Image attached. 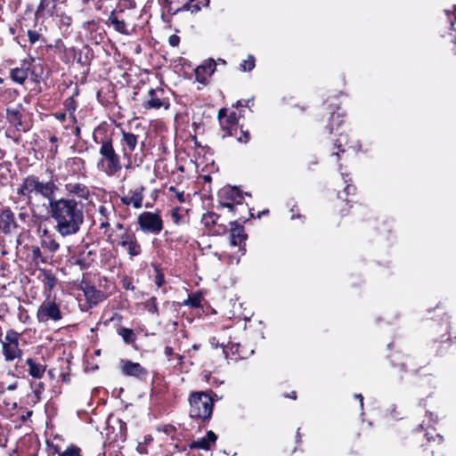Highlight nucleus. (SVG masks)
<instances>
[{
    "label": "nucleus",
    "mask_w": 456,
    "mask_h": 456,
    "mask_svg": "<svg viewBox=\"0 0 456 456\" xmlns=\"http://www.w3.org/2000/svg\"><path fill=\"white\" fill-rule=\"evenodd\" d=\"M57 190L53 181L43 182L31 175L22 180L17 193L26 198L36 221H45L50 216L61 237L75 235L84 223L83 208L75 199L55 198Z\"/></svg>",
    "instance_id": "1"
},
{
    "label": "nucleus",
    "mask_w": 456,
    "mask_h": 456,
    "mask_svg": "<svg viewBox=\"0 0 456 456\" xmlns=\"http://www.w3.org/2000/svg\"><path fill=\"white\" fill-rule=\"evenodd\" d=\"M97 168L109 176L116 175L122 169L119 155L116 152L110 138L101 141Z\"/></svg>",
    "instance_id": "2"
},
{
    "label": "nucleus",
    "mask_w": 456,
    "mask_h": 456,
    "mask_svg": "<svg viewBox=\"0 0 456 456\" xmlns=\"http://www.w3.org/2000/svg\"><path fill=\"white\" fill-rule=\"evenodd\" d=\"M190 417L203 421L208 420L212 416L213 399L204 392H194L190 399Z\"/></svg>",
    "instance_id": "3"
},
{
    "label": "nucleus",
    "mask_w": 456,
    "mask_h": 456,
    "mask_svg": "<svg viewBox=\"0 0 456 456\" xmlns=\"http://www.w3.org/2000/svg\"><path fill=\"white\" fill-rule=\"evenodd\" d=\"M61 304L56 301L55 297L47 296L41 303L37 311V319L39 322H57L62 319Z\"/></svg>",
    "instance_id": "4"
},
{
    "label": "nucleus",
    "mask_w": 456,
    "mask_h": 456,
    "mask_svg": "<svg viewBox=\"0 0 456 456\" xmlns=\"http://www.w3.org/2000/svg\"><path fill=\"white\" fill-rule=\"evenodd\" d=\"M137 222L144 233L157 235L163 230V221L158 213L142 212L138 216Z\"/></svg>",
    "instance_id": "5"
},
{
    "label": "nucleus",
    "mask_w": 456,
    "mask_h": 456,
    "mask_svg": "<svg viewBox=\"0 0 456 456\" xmlns=\"http://www.w3.org/2000/svg\"><path fill=\"white\" fill-rule=\"evenodd\" d=\"M118 245L126 250L130 257L137 256L142 252L141 245L130 230H126L119 235Z\"/></svg>",
    "instance_id": "6"
},
{
    "label": "nucleus",
    "mask_w": 456,
    "mask_h": 456,
    "mask_svg": "<svg viewBox=\"0 0 456 456\" xmlns=\"http://www.w3.org/2000/svg\"><path fill=\"white\" fill-rule=\"evenodd\" d=\"M120 370L124 376L134 377L143 380L148 377V370L138 362L130 360H120Z\"/></svg>",
    "instance_id": "7"
},
{
    "label": "nucleus",
    "mask_w": 456,
    "mask_h": 456,
    "mask_svg": "<svg viewBox=\"0 0 456 456\" xmlns=\"http://www.w3.org/2000/svg\"><path fill=\"white\" fill-rule=\"evenodd\" d=\"M218 118L221 125L222 129L224 131L223 137L232 136L236 134L238 127H237V115L234 111L231 112L229 115L226 114L225 109H221L218 111Z\"/></svg>",
    "instance_id": "8"
},
{
    "label": "nucleus",
    "mask_w": 456,
    "mask_h": 456,
    "mask_svg": "<svg viewBox=\"0 0 456 456\" xmlns=\"http://www.w3.org/2000/svg\"><path fill=\"white\" fill-rule=\"evenodd\" d=\"M221 205L224 208H229L231 211H234L236 205L242 204L243 196L240 191L235 188L224 189L220 194Z\"/></svg>",
    "instance_id": "9"
},
{
    "label": "nucleus",
    "mask_w": 456,
    "mask_h": 456,
    "mask_svg": "<svg viewBox=\"0 0 456 456\" xmlns=\"http://www.w3.org/2000/svg\"><path fill=\"white\" fill-rule=\"evenodd\" d=\"M163 94L162 89H151L148 92V99L144 102L143 107L148 110H159L161 107L168 109L169 103L163 98Z\"/></svg>",
    "instance_id": "10"
},
{
    "label": "nucleus",
    "mask_w": 456,
    "mask_h": 456,
    "mask_svg": "<svg viewBox=\"0 0 456 456\" xmlns=\"http://www.w3.org/2000/svg\"><path fill=\"white\" fill-rule=\"evenodd\" d=\"M32 60H24L20 62V67H16L11 69L10 77L11 79L20 85L24 84L31 72Z\"/></svg>",
    "instance_id": "11"
},
{
    "label": "nucleus",
    "mask_w": 456,
    "mask_h": 456,
    "mask_svg": "<svg viewBox=\"0 0 456 456\" xmlns=\"http://www.w3.org/2000/svg\"><path fill=\"white\" fill-rule=\"evenodd\" d=\"M143 191L142 186L130 190L126 195L120 197V200L126 206L131 205L136 209L141 208L142 207Z\"/></svg>",
    "instance_id": "12"
},
{
    "label": "nucleus",
    "mask_w": 456,
    "mask_h": 456,
    "mask_svg": "<svg viewBox=\"0 0 456 456\" xmlns=\"http://www.w3.org/2000/svg\"><path fill=\"white\" fill-rule=\"evenodd\" d=\"M17 195L20 197V200H13L14 204H16L15 209L19 210L18 219L24 224H28L31 220V216H33V213L31 211L30 205L27 204V200L24 196Z\"/></svg>",
    "instance_id": "13"
},
{
    "label": "nucleus",
    "mask_w": 456,
    "mask_h": 456,
    "mask_svg": "<svg viewBox=\"0 0 456 456\" xmlns=\"http://www.w3.org/2000/svg\"><path fill=\"white\" fill-rule=\"evenodd\" d=\"M22 105L18 104L15 107H8L6 109V118L8 122L15 127L16 130L25 131L22 123Z\"/></svg>",
    "instance_id": "14"
},
{
    "label": "nucleus",
    "mask_w": 456,
    "mask_h": 456,
    "mask_svg": "<svg viewBox=\"0 0 456 456\" xmlns=\"http://www.w3.org/2000/svg\"><path fill=\"white\" fill-rule=\"evenodd\" d=\"M216 63L213 59L205 61L201 65L196 68L195 75L197 80L200 83H205L208 77H210L216 70Z\"/></svg>",
    "instance_id": "15"
},
{
    "label": "nucleus",
    "mask_w": 456,
    "mask_h": 456,
    "mask_svg": "<svg viewBox=\"0 0 456 456\" xmlns=\"http://www.w3.org/2000/svg\"><path fill=\"white\" fill-rule=\"evenodd\" d=\"M55 7V0H40V3L35 12L36 20L45 19L53 16Z\"/></svg>",
    "instance_id": "16"
},
{
    "label": "nucleus",
    "mask_w": 456,
    "mask_h": 456,
    "mask_svg": "<svg viewBox=\"0 0 456 456\" xmlns=\"http://www.w3.org/2000/svg\"><path fill=\"white\" fill-rule=\"evenodd\" d=\"M66 191L77 197L80 200H87L90 197V190L87 186L80 183H69L65 185Z\"/></svg>",
    "instance_id": "17"
},
{
    "label": "nucleus",
    "mask_w": 456,
    "mask_h": 456,
    "mask_svg": "<svg viewBox=\"0 0 456 456\" xmlns=\"http://www.w3.org/2000/svg\"><path fill=\"white\" fill-rule=\"evenodd\" d=\"M2 346V354L4 359L7 362H13L15 360H20L22 357V350L20 348L18 345H11L7 343H1Z\"/></svg>",
    "instance_id": "18"
},
{
    "label": "nucleus",
    "mask_w": 456,
    "mask_h": 456,
    "mask_svg": "<svg viewBox=\"0 0 456 456\" xmlns=\"http://www.w3.org/2000/svg\"><path fill=\"white\" fill-rule=\"evenodd\" d=\"M99 213V221H100V227L102 229L103 228H109L110 224V219L115 216L116 215V209L115 208L110 205H101L98 209Z\"/></svg>",
    "instance_id": "19"
},
{
    "label": "nucleus",
    "mask_w": 456,
    "mask_h": 456,
    "mask_svg": "<svg viewBox=\"0 0 456 456\" xmlns=\"http://www.w3.org/2000/svg\"><path fill=\"white\" fill-rule=\"evenodd\" d=\"M25 363L28 367V374L34 378V379H42L45 371V365L41 364L40 362H37L34 358L28 357L26 359Z\"/></svg>",
    "instance_id": "20"
},
{
    "label": "nucleus",
    "mask_w": 456,
    "mask_h": 456,
    "mask_svg": "<svg viewBox=\"0 0 456 456\" xmlns=\"http://www.w3.org/2000/svg\"><path fill=\"white\" fill-rule=\"evenodd\" d=\"M246 240V234L244 233V228L242 225L238 224L235 221L232 223L231 228V244L232 246H240V244Z\"/></svg>",
    "instance_id": "21"
},
{
    "label": "nucleus",
    "mask_w": 456,
    "mask_h": 456,
    "mask_svg": "<svg viewBox=\"0 0 456 456\" xmlns=\"http://www.w3.org/2000/svg\"><path fill=\"white\" fill-rule=\"evenodd\" d=\"M0 222L4 224V228L7 232L17 227L14 214L9 208L2 210L0 214Z\"/></svg>",
    "instance_id": "22"
},
{
    "label": "nucleus",
    "mask_w": 456,
    "mask_h": 456,
    "mask_svg": "<svg viewBox=\"0 0 456 456\" xmlns=\"http://www.w3.org/2000/svg\"><path fill=\"white\" fill-rule=\"evenodd\" d=\"M107 23L111 25L113 28L118 33L123 35L129 34L126 23L123 20H120L118 19L115 10L110 12Z\"/></svg>",
    "instance_id": "23"
},
{
    "label": "nucleus",
    "mask_w": 456,
    "mask_h": 456,
    "mask_svg": "<svg viewBox=\"0 0 456 456\" xmlns=\"http://www.w3.org/2000/svg\"><path fill=\"white\" fill-rule=\"evenodd\" d=\"M84 294L91 305H96L103 298V294L94 286H86L84 289Z\"/></svg>",
    "instance_id": "24"
},
{
    "label": "nucleus",
    "mask_w": 456,
    "mask_h": 456,
    "mask_svg": "<svg viewBox=\"0 0 456 456\" xmlns=\"http://www.w3.org/2000/svg\"><path fill=\"white\" fill-rule=\"evenodd\" d=\"M137 142V135L129 132H122L121 144L124 147L126 146L130 152L135 150Z\"/></svg>",
    "instance_id": "25"
},
{
    "label": "nucleus",
    "mask_w": 456,
    "mask_h": 456,
    "mask_svg": "<svg viewBox=\"0 0 456 456\" xmlns=\"http://www.w3.org/2000/svg\"><path fill=\"white\" fill-rule=\"evenodd\" d=\"M66 166L70 168L73 174H78L85 169V161L79 157L69 158L66 161Z\"/></svg>",
    "instance_id": "26"
},
{
    "label": "nucleus",
    "mask_w": 456,
    "mask_h": 456,
    "mask_svg": "<svg viewBox=\"0 0 456 456\" xmlns=\"http://www.w3.org/2000/svg\"><path fill=\"white\" fill-rule=\"evenodd\" d=\"M20 334L19 332L11 329L6 331L4 338L0 341H1V343H7V344H11V345L20 346Z\"/></svg>",
    "instance_id": "27"
},
{
    "label": "nucleus",
    "mask_w": 456,
    "mask_h": 456,
    "mask_svg": "<svg viewBox=\"0 0 456 456\" xmlns=\"http://www.w3.org/2000/svg\"><path fill=\"white\" fill-rule=\"evenodd\" d=\"M118 335L122 337L126 344H133L136 339V335L133 330L128 328H121L118 330Z\"/></svg>",
    "instance_id": "28"
},
{
    "label": "nucleus",
    "mask_w": 456,
    "mask_h": 456,
    "mask_svg": "<svg viewBox=\"0 0 456 456\" xmlns=\"http://www.w3.org/2000/svg\"><path fill=\"white\" fill-rule=\"evenodd\" d=\"M43 282L49 290H52L57 284V280L51 271L45 270L43 272Z\"/></svg>",
    "instance_id": "29"
},
{
    "label": "nucleus",
    "mask_w": 456,
    "mask_h": 456,
    "mask_svg": "<svg viewBox=\"0 0 456 456\" xmlns=\"http://www.w3.org/2000/svg\"><path fill=\"white\" fill-rule=\"evenodd\" d=\"M42 247L51 253H55L60 248V244L53 238L49 237L42 241Z\"/></svg>",
    "instance_id": "30"
},
{
    "label": "nucleus",
    "mask_w": 456,
    "mask_h": 456,
    "mask_svg": "<svg viewBox=\"0 0 456 456\" xmlns=\"http://www.w3.org/2000/svg\"><path fill=\"white\" fill-rule=\"evenodd\" d=\"M144 308L152 314L159 315V309L157 305V298L155 297H151L144 303Z\"/></svg>",
    "instance_id": "31"
},
{
    "label": "nucleus",
    "mask_w": 456,
    "mask_h": 456,
    "mask_svg": "<svg viewBox=\"0 0 456 456\" xmlns=\"http://www.w3.org/2000/svg\"><path fill=\"white\" fill-rule=\"evenodd\" d=\"M217 219L218 216H216L215 213H207L203 215L201 222L205 226L210 227L216 223Z\"/></svg>",
    "instance_id": "32"
},
{
    "label": "nucleus",
    "mask_w": 456,
    "mask_h": 456,
    "mask_svg": "<svg viewBox=\"0 0 456 456\" xmlns=\"http://www.w3.org/2000/svg\"><path fill=\"white\" fill-rule=\"evenodd\" d=\"M60 456H82L81 450L79 447L70 444L67 449L60 453Z\"/></svg>",
    "instance_id": "33"
},
{
    "label": "nucleus",
    "mask_w": 456,
    "mask_h": 456,
    "mask_svg": "<svg viewBox=\"0 0 456 456\" xmlns=\"http://www.w3.org/2000/svg\"><path fill=\"white\" fill-rule=\"evenodd\" d=\"M255 68V59L249 55L247 60L240 63V69L243 71H251Z\"/></svg>",
    "instance_id": "34"
},
{
    "label": "nucleus",
    "mask_w": 456,
    "mask_h": 456,
    "mask_svg": "<svg viewBox=\"0 0 456 456\" xmlns=\"http://www.w3.org/2000/svg\"><path fill=\"white\" fill-rule=\"evenodd\" d=\"M347 144H348V135L346 134H339V137L336 141L334 145L336 148H338L339 150V151L345 152L346 149L342 148V147L344 145H347Z\"/></svg>",
    "instance_id": "35"
},
{
    "label": "nucleus",
    "mask_w": 456,
    "mask_h": 456,
    "mask_svg": "<svg viewBox=\"0 0 456 456\" xmlns=\"http://www.w3.org/2000/svg\"><path fill=\"white\" fill-rule=\"evenodd\" d=\"M191 447L202 449V450H208L209 449V442L207 438L203 437L201 439L194 441L191 444Z\"/></svg>",
    "instance_id": "36"
},
{
    "label": "nucleus",
    "mask_w": 456,
    "mask_h": 456,
    "mask_svg": "<svg viewBox=\"0 0 456 456\" xmlns=\"http://www.w3.org/2000/svg\"><path fill=\"white\" fill-rule=\"evenodd\" d=\"M168 191L173 192L175 195V197H176V199L178 200L179 202H181V203L185 202V195H184V191H180L175 186H170L168 188Z\"/></svg>",
    "instance_id": "37"
},
{
    "label": "nucleus",
    "mask_w": 456,
    "mask_h": 456,
    "mask_svg": "<svg viewBox=\"0 0 456 456\" xmlns=\"http://www.w3.org/2000/svg\"><path fill=\"white\" fill-rule=\"evenodd\" d=\"M183 305L197 308L200 305V298L199 297H190L184 300Z\"/></svg>",
    "instance_id": "38"
},
{
    "label": "nucleus",
    "mask_w": 456,
    "mask_h": 456,
    "mask_svg": "<svg viewBox=\"0 0 456 456\" xmlns=\"http://www.w3.org/2000/svg\"><path fill=\"white\" fill-rule=\"evenodd\" d=\"M209 343L213 348H222L223 353L226 355L225 346L224 342H220L216 337L209 339Z\"/></svg>",
    "instance_id": "39"
},
{
    "label": "nucleus",
    "mask_w": 456,
    "mask_h": 456,
    "mask_svg": "<svg viewBox=\"0 0 456 456\" xmlns=\"http://www.w3.org/2000/svg\"><path fill=\"white\" fill-rule=\"evenodd\" d=\"M28 41L30 42V44L34 45L39 40L40 34L36 30H28Z\"/></svg>",
    "instance_id": "40"
},
{
    "label": "nucleus",
    "mask_w": 456,
    "mask_h": 456,
    "mask_svg": "<svg viewBox=\"0 0 456 456\" xmlns=\"http://www.w3.org/2000/svg\"><path fill=\"white\" fill-rule=\"evenodd\" d=\"M340 116L338 113H332L331 117H330V123H331V127L329 128L330 129V133L332 132L333 130V124L336 123L337 126H339L342 122V120L339 118Z\"/></svg>",
    "instance_id": "41"
},
{
    "label": "nucleus",
    "mask_w": 456,
    "mask_h": 456,
    "mask_svg": "<svg viewBox=\"0 0 456 456\" xmlns=\"http://www.w3.org/2000/svg\"><path fill=\"white\" fill-rule=\"evenodd\" d=\"M165 282V277L162 273L157 272V275L155 277V283L158 288H160Z\"/></svg>",
    "instance_id": "42"
},
{
    "label": "nucleus",
    "mask_w": 456,
    "mask_h": 456,
    "mask_svg": "<svg viewBox=\"0 0 456 456\" xmlns=\"http://www.w3.org/2000/svg\"><path fill=\"white\" fill-rule=\"evenodd\" d=\"M168 43L173 47L178 46L180 43V37L177 35H171L168 38Z\"/></svg>",
    "instance_id": "43"
},
{
    "label": "nucleus",
    "mask_w": 456,
    "mask_h": 456,
    "mask_svg": "<svg viewBox=\"0 0 456 456\" xmlns=\"http://www.w3.org/2000/svg\"><path fill=\"white\" fill-rule=\"evenodd\" d=\"M241 135L240 137H238V141L240 142H248L250 139V135H249V133L248 131H241Z\"/></svg>",
    "instance_id": "44"
},
{
    "label": "nucleus",
    "mask_w": 456,
    "mask_h": 456,
    "mask_svg": "<svg viewBox=\"0 0 456 456\" xmlns=\"http://www.w3.org/2000/svg\"><path fill=\"white\" fill-rule=\"evenodd\" d=\"M32 257L34 260H37L41 257V249L39 248V247L32 248Z\"/></svg>",
    "instance_id": "45"
},
{
    "label": "nucleus",
    "mask_w": 456,
    "mask_h": 456,
    "mask_svg": "<svg viewBox=\"0 0 456 456\" xmlns=\"http://www.w3.org/2000/svg\"><path fill=\"white\" fill-rule=\"evenodd\" d=\"M205 438H207L208 440L209 444L215 443L216 440V436L214 432L208 431L207 434V436Z\"/></svg>",
    "instance_id": "46"
},
{
    "label": "nucleus",
    "mask_w": 456,
    "mask_h": 456,
    "mask_svg": "<svg viewBox=\"0 0 456 456\" xmlns=\"http://www.w3.org/2000/svg\"><path fill=\"white\" fill-rule=\"evenodd\" d=\"M355 191V187L350 184H347L345 188V192L346 195L353 194Z\"/></svg>",
    "instance_id": "47"
},
{
    "label": "nucleus",
    "mask_w": 456,
    "mask_h": 456,
    "mask_svg": "<svg viewBox=\"0 0 456 456\" xmlns=\"http://www.w3.org/2000/svg\"><path fill=\"white\" fill-rule=\"evenodd\" d=\"M123 287L126 289H130V290H134V287L132 281H124Z\"/></svg>",
    "instance_id": "48"
},
{
    "label": "nucleus",
    "mask_w": 456,
    "mask_h": 456,
    "mask_svg": "<svg viewBox=\"0 0 456 456\" xmlns=\"http://www.w3.org/2000/svg\"><path fill=\"white\" fill-rule=\"evenodd\" d=\"M248 102H249V100H248V101H241V100H240V101H238V102H236V104H235L234 106H235L236 108H239V107H246V106H248Z\"/></svg>",
    "instance_id": "49"
},
{
    "label": "nucleus",
    "mask_w": 456,
    "mask_h": 456,
    "mask_svg": "<svg viewBox=\"0 0 456 456\" xmlns=\"http://www.w3.org/2000/svg\"><path fill=\"white\" fill-rule=\"evenodd\" d=\"M164 352L166 356L169 357L173 354V348L171 346H166Z\"/></svg>",
    "instance_id": "50"
},
{
    "label": "nucleus",
    "mask_w": 456,
    "mask_h": 456,
    "mask_svg": "<svg viewBox=\"0 0 456 456\" xmlns=\"http://www.w3.org/2000/svg\"><path fill=\"white\" fill-rule=\"evenodd\" d=\"M191 12L193 13V12H197L200 10V4H191Z\"/></svg>",
    "instance_id": "51"
},
{
    "label": "nucleus",
    "mask_w": 456,
    "mask_h": 456,
    "mask_svg": "<svg viewBox=\"0 0 456 456\" xmlns=\"http://www.w3.org/2000/svg\"><path fill=\"white\" fill-rule=\"evenodd\" d=\"M69 100H70V103L69 105H67V108H68L69 111L74 112L76 110V106L74 105V101L72 99H69Z\"/></svg>",
    "instance_id": "52"
},
{
    "label": "nucleus",
    "mask_w": 456,
    "mask_h": 456,
    "mask_svg": "<svg viewBox=\"0 0 456 456\" xmlns=\"http://www.w3.org/2000/svg\"><path fill=\"white\" fill-rule=\"evenodd\" d=\"M49 451H50V453H53V454L58 453L60 455V453H61L59 451L57 446H50Z\"/></svg>",
    "instance_id": "53"
},
{
    "label": "nucleus",
    "mask_w": 456,
    "mask_h": 456,
    "mask_svg": "<svg viewBox=\"0 0 456 456\" xmlns=\"http://www.w3.org/2000/svg\"><path fill=\"white\" fill-rule=\"evenodd\" d=\"M38 388L36 389L34 391L35 395H37V398H39V395H40V392H41V389H43V384L42 383H38Z\"/></svg>",
    "instance_id": "54"
},
{
    "label": "nucleus",
    "mask_w": 456,
    "mask_h": 456,
    "mask_svg": "<svg viewBox=\"0 0 456 456\" xmlns=\"http://www.w3.org/2000/svg\"><path fill=\"white\" fill-rule=\"evenodd\" d=\"M116 228H117L118 230L123 231V232H124L126 230H129V228H126V227L124 226V224H121V223H118V224H116Z\"/></svg>",
    "instance_id": "55"
},
{
    "label": "nucleus",
    "mask_w": 456,
    "mask_h": 456,
    "mask_svg": "<svg viewBox=\"0 0 456 456\" xmlns=\"http://www.w3.org/2000/svg\"><path fill=\"white\" fill-rule=\"evenodd\" d=\"M50 152L53 154V155H55L58 151V145L57 144H53L51 148H50Z\"/></svg>",
    "instance_id": "56"
},
{
    "label": "nucleus",
    "mask_w": 456,
    "mask_h": 456,
    "mask_svg": "<svg viewBox=\"0 0 456 456\" xmlns=\"http://www.w3.org/2000/svg\"><path fill=\"white\" fill-rule=\"evenodd\" d=\"M14 370L16 371L17 375L22 374V367L19 366L18 364L15 365Z\"/></svg>",
    "instance_id": "57"
},
{
    "label": "nucleus",
    "mask_w": 456,
    "mask_h": 456,
    "mask_svg": "<svg viewBox=\"0 0 456 456\" xmlns=\"http://www.w3.org/2000/svg\"><path fill=\"white\" fill-rule=\"evenodd\" d=\"M50 142L53 143V144H57L58 142V138L55 136V135H52L50 136L49 138Z\"/></svg>",
    "instance_id": "58"
},
{
    "label": "nucleus",
    "mask_w": 456,
    "mask_h": 456,
    "mask_svg": "<svg viewBox=\"0 0 456 456\" xmlns=\"http://www.w3.org/2000/svg\"><path fill=\"white\" fill-rule=\"evenodd\" d=\"M17 388V383H13V384H11L7 387V390L9 391H13Z\"/></svg>",
    "instance_id": "59"
},
{
    "label": "nucleus",
    "mask_w": 456,
    "mask_h": 456,
    "mask_svg": "<svg viewBox=\"0 0 456 456\" xmlns=\"http://www.w3.org/2000/svg\"><path fill=\"white\" fill-rule=\"evenodd\" d=\"M191 3H192V2H189V3L185 4L183 6V10L190 11V12H191Z\"/></svg>",
    "instance_id": "60"
},
{
    "label": "nucleus",
    "mask_w": 456,
    "mask_h": 456,
    "mask_svg": "<svg viewBox=\"0 0 456 456\" xmlns=\"http://www.w3.org/2000/svg\"><path fill=\"white\" fill-rule=\"evenodd\" d=\"M354 396H355V398L360 400L361 407H362L363 406V397H362V395L361 394H356Z\"/></svg>",
    "instance_id": "61"
},
{
    "label": "nucleus",
    "mask_w": 456,
    "mask_h": 456,
    "mask_svg": "<svg viewBox=\"0 0 456 456\" xmlns=\"http://www.w3.org/2000/svg\"><path fill=\"white\" fill-rule=\"evenodd\" d=\"M348 147L354 149V151H359L360 150V145H358V144L349 145Z\"/></svg>",
    "instance_id": "62"
},
{
    "label": "nucleus",
    "mask_w": 456,
    "mask_h": 456,
    "mask_svg": "<svg viewBox=\"0 0 456 456\" xmlns=\"http://www.w3.org/2000/svg\"><path fill=\"white\" fill-rule=\"evenodd\" d=\"M288 396L291 399H296L297 398L296 392H291Z\"/></svg>",
    "instance_id": "63"
},
{
    "label": "nucleus",
    "mask_w": 456,
    "mask_h": 456,
    "mask_svg": "<svg viewBox=\"0 0 456 456\" xmlns=\"http://www.w3.org/2000/svg\"><path fill=\"white\" fill-rule=\"evenodd\" d=\"M200 3L203 4L205 6H208L209 0H202V2H200Z\"/></svg>",
    "instance_id": "64"
}]
</instances>
